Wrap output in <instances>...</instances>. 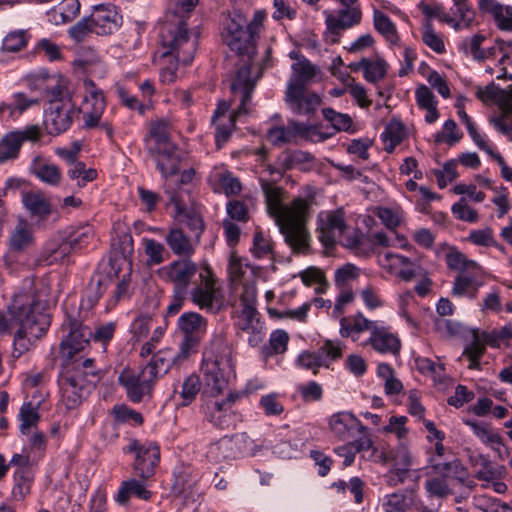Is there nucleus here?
Here are the masks:
<instances>
[{"label":"nucleus","instance_id":"obj_49","mask_svg":"<svg viewBox=\"0 0 512 512\" xmlns=\"http://www.w3.org/2000/svg\"><path fill=\"white\" fill-rule=\"evenodd\" d=\"M72 251L71 245L67 241L48 242L43 252V260L47 265L62 263Z\"/></svg>","mask_w":512,"mask_h":512},{"label":"nucleus","instance_id":"obj_19","mask_svg":"<svg viewBox=\"0 0 512 512\" xmlns=\"http://www.w3.org/2000/svg\"><path fill=\"white\" fill-rule=\"evenodd\" d=\"M369 333V338L363 345L371 346L374 351L380 354L396 355L399 353L401 341L389 325L374 321Z\"/></svg>","mask_w":512,"mask_h":512},{"label":"nucleus","instance_id":"obj_33","mask_svg":"<svg viewBox=\"0 0 512 512\" xmlns=\"http://www.w3.org/2000/svg\"><path fill=\"white\" fill-rule=\"evenodd\" d=\"M292 74L286 91L305 89L306 85L315 77L317 69L309 60L302 58L291 66Z\"/></svg>","mask_w":512,"mask_h":512},{"label":"nucleus","instance_id":"obj_40","mask_svg":"<svg viewBox=\"0 0 512 512\" xmlns=\"http://www.w3.org/2000/svg\"><path fill=\"white\" fill-rule=\"evenodd\" d=\"M373 26L390 46L399 45L400 37L397 28L392 20L384 12L380 10H374Z\"/></svg>","mask_w":512,"mask_h":512},{"label":"nucleus","instance_id":"obj_38","mask_svg":"<svg viewBox=\"0 0 512 512\" xmlns=\"http://www.w3.org/2000/svg\"><path fill=\"white\" fill-rule=\"evenodd\" d=\"M131 496H136L141 500H149L151 492L146 489L142 481L129 479L121 483L115 500L120 505H126Z\"/></svg>","mask_w":512,"mask_h":512},{"label":"nucleus","instance_id":"obj_56","mask_svg":"<svg viewBox=\"0 0 512 512\" xmlns=\"http://www.w3.org/2000/svg\"><path fill=\"white\" fill-rule=\"evenodd\" d=\"M32 481L33 477L29 469L15 470L12 488L13 498L17 501L23 500L30 493Z\"/></svg>","mask_w":512,"mask_h":512},{"label":"nucleus","instance_id":"obj_39","mask_svg":"<svg viewBox=\"0 0 512 512\" xmlns=\"http://www.w3.org/2000/svg\"><path fill=\"white\" fill-rule=\"evenodd\" d=\"M22 204L32 217L46 218L51 213V204L40 192H24Z\"/></svg>","mask_w":512,"mask_h":512},{"label":"nucleus","instance_id":"obj_34","mask_svg":"<svg viewBox=\"0 0 512 512\" xmlns=\"http://www.w3.org/2000/svg\"><path fill=\"white\" fill-rule=\"evenodd\" d=\"M209 181L215 191L221 190L227 196L237 195L242 189L240 180L224 167H215L209 176Z\"/></svg>","mask_w":512,"mask_h":512},{"label":"nucleus","instance_id":"obj_36","mask_svg":"<svg viewBox=\"0 0 512 512\" xmlns=\"http://www.w3.org/2000/svg\"><path fill=\"white\" fill-rule=\"evenodd\" d=\"M373 323L374 320H369L362 313H357L354 316L341 318L339 332L342 337H349L355 342L362 332L370 331Z\"/></svg>","mask_w":512,"mask_h":512},{"label":"nucleus","instance_id":"obj_11","mask_svg":"<svg viewBox=\"0 0 512 512\" xmlns=\"http://www.w3.org/2000/svg\"><path fill=\"white\" fill-rule=\"evenodd\" d=\"M316 223L318 239L326 248L333 247L337 242L343 244L351 231L345 222L342 209L321 211L317 215Z\"/></svg>","mask_w":512,"mask_h":512},{"label":"nucleus","instance_id":"obj_58","mask_svg":"<svg viewBox=\"0 0 512 512\" xmlns=\"http://www.w3.org/2000/svg\"><path fill=\"white\" fill-rule=\"evenodd\" d=\"M344 348V344L338 340H325L317 350L320 360L323 361V367L328 368L332 362L340 359Z\"/></svg>","mask_w":512,"mask_h":512},{"label":"nucleus","instance_id":"obj_24","mask_svg":"<svg viewBox=\"0 0 512 512\" xmlns=\"http://www.w3.org/2000/svg\"><path fill=\"white\" fill-rule=\"evenodd\" d=\"M198 267L189 258L178 259L163 268L166 279L173 284V289L188 292V287L197 273Z\"/></svg>","mask_w":512,"mask_h":512},{"label":"nucleus","instance_id":"obj_32","mask_svg":"<svg viewBox=\"0 0 512 512\" xmlns=\"http://www.w3.org/2000/svg\"><path fill=\"white\" fill-rule=\"evenodd\" d=\"M43 80L44 78H39ZM48 83L46 84L45 93L49 99V103L51 102H73V89L71 87V82L61 76V75H52L51 78H46Z\"/></svg>","mask_w":512,"mask_h":512},{"label":"nucleus","instance_id":"obj_53","mask_svg":"<svg viewBox=\"0 0 512 512\" xmlns=\"http://www.w3.org/2000/svg\"><path fill=\"white\" fill-rule=\"evenodd\" d=\"M466 273H460L456 276L452 288V294L457 297L468 296L475 298L479 287L476 278Z\"/></svg>","mask_w":512,"mask_h":512},{"label":"nucleus","instance_id":"obj_29","mask_svg":"<svg viewBox=\"0 0 512 512\" xmlns=\"http://www.w3.org/2000/svg\"><path fill=\"white\" fill-rule=\"evenodd\" d=\"M452 463L438 464L434 469L439 475L431 476L425 480L424 487L429 497L446 498L453 494L450 485V476L448 471L451 469Z\"/></svg>","mask_w":512,"mask_h":512},{"label":"nucleus","instance_id":"obj_8","mask_svg":"<svg viewBox=\"0 0 512 512\" xmlns=\"http://www.w3.org/2000/svg\"><path fill=\"white\" fill-rule=\"evenodd\" d=\"M248 74H250L249 67L241 69L236 74V77L231 84L232 91L234 93L239 92L241 94V103L238 110L233 114H229L227 120H220L217 121V123H213L216 127L215 138L218 146H220L221 143L226 142L229 138L231 131L234 128L236 118L242 114L248 113L247 105L251 101V93L256 84V79L246 77Z\"/></svg>","mask_w":512,"mask_h":512},{"label":"nucleus","instance_id":"obj_46","mask_svg":"<svg viewBox=\"0 0 512 512\" xmlns=\"http://www.w3.org/2000/svg\"><path fill=\"white\" fill-rule=\"evenodd\" d=\"M466 424L471 428L473 433L481 442L496 451H500V448L503 446L502 437L493 431L488 425L477 423L475 421H466Z\"/></svg>","mask_w":512,"mask_h":512},{"label":"nucleus","instance_id":"obj_2","mask_svg":"<svg viewBox=\"0 0 512 512\" xmlns=\"http://www.w3.org/2000/svg\"><path fill=\"white\" fill-rule=\"evenodd\" d=\"M199 32L189 31L187 24L174 15L173 20L160 27V44L163 60L160 77L164 83H172L177 78L178 63L189 64L194 59L198 46Z\"/></svg>","mask_w":512,"mask_h":512},{"label":"nucleus","instance_id":"obj_31","mask_svg":"<svg viewBox=\"0 0 512 512\" xmlns=\"http://www.w3.org/2000/svg\"><path fill=\"white\" fill-rule=\"evenodd\" d=\"M326 13V27L332 31H342L358 25L362 19V11L359 6L344 7L337 15Z\"/></svg>","mask_w":512,"mask_h":512},{"label":"nucleus","instance_id":"obj_48","mask_svg":"<svg viewBox=\"0 0 512 512\" xmlns=\"http://www.w3.org/2000/svg\"><path fill=\"white\" fill-rule=\"evenodd\" d=\"M376 216L381 223L390 231H395L405 221V212L399 207H378Z\"/></svg>","mask_w":512,"mask_h":512},{"label":"nucleus","instance_id":"obj_5","mask_svg":"<svg viewBox=\"0 0 512 512\" xmlns=\"http://www.w3.org/2000/svg\"><path fill=\"white\" fill-rule=\"evenodd\" d=\"M247 19L245 15L234 10L228 14L225 21L223 22V28L221 32L222 40L224 43L234 52H236L244 62L243 66L237 71V73L244 68H250V74L246 77L256 79L260 78L261 73L264 69L269 67L271 48L265 49V57L262 61L255 62L253 57L256 53L255 43L251 39L247 28Z\"/></svg>","mask_w":512,"mask_h":512},{"label":"nucleus","instance_id":"obj_52","mask_svg":"<svg viewBox=\"0 0 512 512\" xmlns=\"http://www.w3.org/2000/svg\"><path fill=\"white\" fill-rule=\"evenodd\" d=\"M80 12V3L78 0H63L54 7L50 15L56 24L72 21Z\"/></svg>","mask_w":512,"mask_h":512},{"label":"nucleus","instance_id":"obj_28","mask_svg":"<svg viewBox=\"0 0 512 512\" xmlns=\"http://www.w3.org/2000/svg\"><path fill=\"white\" fill-rule=\"evenodd\" d=\"M285 102L289 109L297 114L309 115L320 106V97L306 89L286 91Z\"/></svg>","mask_w":512,"mask_h":512},{"label":"nucleus","instance_id":"obj_44","mask_svg":"<svg viewBox=\"0 0 512 512\" xmlns=\"http://www.w3.org/2000/svg\"><path fill=\"white\" fill-rule=\"evenodd\" d=\"M18 418L20 421L19 429L21 434L29 435L36 429L40 421L38 405H34L31 402L23 403L20 407Z\"/></svg>","mask_w":512,"mask_h":512},{"label":"nucleus","instance_id":"obj_43","mask_svg":"<svg viewBox=\"0 0 512 512\" xmlns=\"http://www.w3.org/2000/svg\"><path fill=\"white\" fill-rule=\"evenodd\" d=\"M343 246L352 249L358 256H369L375 247L370 235H363L358 230H351L349 235L343 240Z\"/></svg>","mask_w":512,"mask_h":512},{"label":"nucleus","instance_id":"obj_64","mask_svg":"<svg viewBox=\"0 0 512 512\" xmlns=\"http://www.w3.org/2000/svg\"><path fill=\"white\" fill-rule=\"evenodd\" d=\"M94 236L93 227L91 225H84L70 236L68 243L71 245L72 250H80L88 246L94 239Z\"/></svg>","mask_w":512,"mask_h":512},{"label":"nucleus","instance_id":"obj_35","mask_svg":"<svg viewBox=\"0 0 512 512\" xmlns=\"http://www.w3.org/2000/svg\"><path fill=\"white\" fill-rule=\"evenodd\" d=\"M476 13L472 4L460 7H451L446 14L445 24L455 31L472 28L475 25Z\"/></svg>","mask_w":512,"mask_h":512},{"label":"nucleus","instance_id":"obj_63","mask_svg":"<svg viewBox=\"0 0 512 512\" xmlns=\"http://www.w3.org/2000/svg\"><path fill=\"white\" fill-rule=\"evenodd\" d=\"M485 12L490 13L501 30L512 31V7L502 6L500 3L492 6Z\"/></svg>","mask_w":512,"mask_h":512},{"label":"nucleus","instance_id":"obj_9","mask_svg":"<svg viewBox=\"0 0 512 512\" xmlns=\"http://www.w3.org/2000/svg\"><path fill=\"white\" fill-rule=\"evenodd\" d=\"M259 271V267L251 265L247 259L231 255L228 273L234 290L241 289L240 301L249 302L257 298L256 282Z\"/></svg>","mask_w":512,"mask_h":512},{"label":"nucleus","instance_id":"obj_55","mask_svg":"<svg viewBox=\"0 0 512 512\" xmlns=\"http://www.w3.org/2000/svg\"><path fill=\"white\" fill-rule=\"evenodd\" d=\"M446 264L450 269L460 271L461 273L476 272L480 269L477 262L468 259L458 250H451L447 253Z\"/></svg>","mask_w":512,"mask_h":512},{"label":"nucleus","instance_id":"obj_1","mask_svg":"<svg viewBox=\"0 0 512 512\" xmlns=\"http://www.w3.org/2000/svg\"><path fill=\"white\" fill-rule=\"evenodd\" d=\"M261 188L267 211L275 220L285 242L294 252L306 253L310 240L306 223L310 217L311 202L299 197L293 199L290 204H284L285 191L263 178Z\"/></svg>","mask_w":512,"mask_h":512},{"label":"nucleus","instance_id":"obj_4","mask_svg":"<svg viewBox=\"0 0 512 512\" xmlns=\"http://www.w3.org/2000/svg\"><path fill=\"white\" fill-rule=\"evenodd\" d=\"M234 375L231 346L222 332L216 333L203 353L200 366L204 393L212 397L221 394Z\"/></svg>","mask_w":512,"mask_h":512},{"label":"nucleus","instance_id":"obj_26","mask_svg":"<svg viewBox=\"0 0 512 512\" xmlns=\"http://www.w3.org/2000/svg\"><path fill=\"white\" fill-rule=\"evenodd\" d=\"M329 427L333 435L341 441L349 440L357 434L366 431V427L348 411H341L331 415Z\"/></svg>","mask_w":512,"mask_h":512},{"label":"nucleus","instance_id":"obj_10","mask_svg":"<svg viewBox=\"0 0 512 512\" xmlns=\"http://www.w3.org/2000/svg\"><path fill=\"white\" fill-rule=\"evenodd\" d=\"M62 330L66 333L61 341L60 355L65 364H72L78 354L88 345L92 331L79 320L69 318L62 324Z\"/></svg>","mask_w":512,"mask_h":512},{"label":"nucleus","instance_id":"obj_13","mask_svg":"<svg viewBox=\"0 0 512 512\" xmlns=\"http://www.w3.org/2000/svg\"><path fill=\"white\" fill-rule=\"evenodd\" d=\"M501 44L500 41L492 42L482 33H475L461 38L456 47L463 57L476 63H484L496 57L498 46Z\"/></svg>","mask_w":512,"mask_h":512},{"label":"nucleus","instance_id":"obj_42","mask_svg":"<svg viewBox=\"0 0 512 512\" xmlns=\"http://www.w3.org/2000/svg\"><path fill=\"white\" fill-rule=\"evenodd\" d=\"M174 364H179L175 352L171 349H165L154 354L144 367L151 368L153 376L158 379L167 373Z\"/></svg>","mask_w":512,"mask_h":512},{"label":"nucleus","instance_id":"obj_18","mask_svg":"<svg viewBox=\"0 0 512 512\" xmlns=\"http://www.w3.org/2000/svg\"><path fill=\"white\" fill-rule=\"evenodd\" d=\"M40 136L41 129L38 125H30L23 130L6 133L0 139V164L16 159L25 141H36Z\"/></svg>","mask_w":512,"mask_h":512},{"label":"nucleus","instance_id":"obj_59","mask_svg":"<svg viewBox=\"0 0 512 512\" xmlns=\"http://www.w3.org/2000/svg\"><path fill=\"white\" fill-rule=\"evenodd\" d=\"M388 67V63L380 56L374 59L367 58L364 79L370 83H376L386 76Z\"/></svg>","mask_w":512,"mask_h":512},{"label":"nucleus","instance_id":"obj_50","mask_svg":"<svg viewBox=\"0 0 512 512\" xmlns=\"http://www.w3.org/2000/svg\"><path fill=\"white\" fill-rule=\"evenodd\" d=\"M289 335L284 330H275L270 334L269 343L261 348L262 357L267 360L274 354H282L287 350Z\"/></svg>","mask_w":512,"mask_h":512},{"label":"nucleus","instance_id":"obj_23","mask_svg":"<svg viewBox=\"0 0 512 512\" xmlns=\"http://www.w3.org/2000/svg\"><path fill=\"white\" fill-rule=\"evenodd\" d=\"M235 398L229 394L224 399L207 398L203 404L205 419L213 426L226 429L232 424V404Z\"/></svg>","mask_w":512,"mask_h":512},{"label":"nucleus","instance_id":"obj_25","mask_svg":"<svg viewBox=\"0 0 512 512\" xmlns=\"http://www.w3.org/2000/svg\"><path fill=\"white\" fill-rule=\"evenodd\" d=\"M150 154L156 163L157 169L166 179L165 185L169 183L177 190H181L178 184H173L168 178L178 173L183 158L182 152L175 145H166L161 150H151Z\"/></svg>","mask_w":512,"mask_h":512},{"label":"nucleus","instance_id":"obj_37","mask_svg":"<svg viewBox=\"0 0 512 512\" xmlns=\"http://www.w3.org/2000/svg\"><path fill=\"white\" fill-rule=\"evenodd\" d=\"M383 148L386 152L392 153L407 137V130L404 124L398 119L389 121L381 133Z\"/></svg>","mask_w":512,"mask_h":512},{"label":"nucleus","instance_id":"obj_16","mask_svg":"<svg viewBox=\"0 0 512 512\" xmlns=\"http://www.w3.org/2000/svg\"><path fill=\"white\" fill-rule=\"evenodd\" d=\"M126 451L136 454L134 470L140 478L146 480L154 475L155 467L160 459V451L156 443H141L138 440H132Z\"/></svg>","mask_w":512,"mask_h":512},{"label":"nucleus","instance_id":"obj_47","mask_svg":"<svg viewBox=\"0 0 512 512\" xmlns=\"http://www.w3.org/2000/svg\"><path fill=\"white\" fill-rule=\"evenodd\" d=\"M177 325L184 335L195 336V333L206 330L207 321L200 314L189 312L179 317Z\"/></svg>","mask_w":512,"mask_h":512},{"label":"nucleus","instance_id":"obj_41","mask_svg":"<svg viewBox=\"0 0 512 512\" xmlns=\"http://www.w3.org/2000/svg\"><path fill=\"white\" fill-rule=\"evenodd\" d=\"M202 380L199 375L191 374L181 384L180 391L174 390L173 398L179 405L188 406L197 397L201 389Z\"/></svg>","mask_w":512,"mask_h":512},{"label":"nucleus","instance_id":"obj_62","mask_svg":"<svg viewBox=\"0 0 512 512\" xmlns=\"http://www.w3.org/2000/svg\"><path fill=\"white\" fill-rule=\"evenodd\" d=\"M421 38L423 43L435 53L443 54L446 51L442 36L434 30L429 21L422 28Z\"/></svg>","mask_w":512,"mask_h":512},{"label":"nucleus","instance_id":"obj_57","mask_svg":"<svg viewBox=\"0 0 512 512\" xmlns=\"http://www.w3.org/2000/svg\"><path fill=\"white\" fill-rule=\"evenodd\" d=\"M67 175L71 180L76 181V186L78 188H83L87 183L94 181L97 178L98 173L96 169L87 168L85 163L79 162L68 167Z\"/></svg>","mask_w":512,"mask_h":512},{"label":"nucleus","instance_id":"obj_17","mask_svg":"<svg viewBox=\"0 0 512 512\" xmlns=\"http://www.w3.org/2000/svg\"><path fill=\"white\" fill-rule=\"evenodd\" d=\"M76 114L74 102H51L45 109L43 124L50 135L65 132L72 124Z\"/></svg>","mask_w":512,"mask_h":512},{"label":"nucleus","instance_id":"obj_27","mask_svg":"<svg viewBox=\"0 0 512 512\" xmlns=\"http://www.w3.org/2000/svg\"><path fill=\"white\" fill-rule=\"evenodd\" d=\"M93 33L97 35L112 34L121 24L122 17L114 7L99 5L96 6L89 16Z\"/></svg>","mask_w":512,"mask_h":512},{"label":"nucleus","instance_id":"obj_51","mask_svg":"<svg viewBox=\"0 0 512 512\" xmlns=\"http://www.w3.org/2000/svg\"><path fill=\"white\" fill-rule=\"evenodd\" d=\"M482 466L477 470L475 478L484 482L483 487H489L490 483L497 479H503L506 469L501 465H494L485 457H481Z\"/></svg>","mask_w":512,"mask_h":512},{"label":"nucleus","instance_id":"obj_54","mask_svg":"<svg viewBox=\"0 0 512 512\" xmlns=\"http://www.w3.org/2000/svg\"><path fill=\"white\" fill-rule=\"evenodd\" d=\"M32 170L40 181L51 186L59 185L62 178L61 170L55 164L41 162L34 163Z\"/></svg>","mask_w":512,"mask_h":512},{"label":"nucleus","instance_id":"obj_3","mask_svg":"<svg viewBox=\"0 0 512 512\" xmlns=\"http://www.w3.org/2000/svg\"><path fill=\"white\" fill-rule=\"evenodd\" d=\"M9 311L12 318L20 325L13 343V355L20 357L46 333L50 319L44 312L43 304L28 294L15 296Z\"/></svg>","mask_w":512,"mask_h":512},{"label":"nucleus","instance_id":"obj_20","mask_svg":"<svg viewBox=\"0 0 512 512\" xmlns=\"http://www.w3.org/2000/svg\"><path fill=\"white\" fill-rule=\"evenodd\" d=\"M85 95L80 107L83 114L84 125L88 128L95 127L105 109V101L100 91L91 80L84 81Z\"/></svg>","mask_w":512,"mask_h":512},{"label":"nucleus","instance_id":"obj_30","mask_svg":"<svg viewBox=\"0 0 512 512\" xmlns=\"http://www.w3.org/2000/svg\"><path fill=\"white\" fill-rule=\"evenodd\" d=\"M166 243L171 251L178 256L189 258L194 254L199 241L192 239L184 233L180 227H171L165 237Z\"/></svg>","mask_w":512,"mask_h":512},{"label":"nucleus","instance_id":"obj_14","mask_svg":"<svg viewBox=\"0 0 512 512\" xmlns=\"http://www.w3.org/2000/svg\"><path fill=\"white\" fill-rule=\"evenodd\" d=\"M164 192L168 196V205L175 209L174 218L178 224L186 225L193 233L194 238L199 241L203 232L204 224L201 216L192 209H188L184 200V190H177L167 183L164 185Z\"/></svg>","mask_w":512,"mask_h":512},{"label":"nucleus","instance_id":"obj_21","mask_svg":"<svg viewBox=\"0 0 512 512\" xmlns=\"http://www.w3.org/2000/svg\"><path fill=\"white\" fill-rule=\"evenodd\" d=\"M378 457L382 464L391 466V472L395 473L401 482L414 464V457L407 441L399 442L395 448L382 450Z\"/></svg>","mask_w":512,"mask_h":512},{"label":"nucleus","instance_id":"obj_45","mask_svg":"<svg viewBox=\"0 0 512 512\" xmlns=\"http://www.w3.org/2000/svg\"><path fill=\"white\" fill-rule=\"evenodd\" d=\"M249 442V438L246 434H236L231 438L224 437L219 442L213 444L209 449L210 457L214 458L216 461L220 460L219 452L232 450L234 446H241L242 444H247ZM236 453H224L221 458H229L234 457Z\"/></svg>","mask_w":512,"mask_h":512},{"label":"nucleus","instance_id":"obj_7","mask_svg":"<svg viewBox=\"0 0 512 512\" xmlns=\"http://www.w3.org/2000/svg\"><path fill=\"white\" fill-rule=\"evenodd\" d=\"M188 296L199 309L212 314L218 313L224 304L218 279L208 266L200 269L193 288L188 290Z\"/></svg>","mask_w":512,"mask_h":512},{"label":"nucleus","instance_id":"obj_6","mask_svg":"<svg viewBox=\"0 0 512 512\" xmlns=\"http://www.w3.org/2000/svg\"><path fill=\"white\" fill-rule=\"evenodd\" d=\"M99 380V371L92 358L80 357L72 364H64L60 379L62 401L67 409L78 406L91 385Z\"/></svg>","mask_w":512,"mask_h":512},{"label":"nucleus","instance_id":"obj_15","mask_svg":"<svg viewBox=\"0 0 512 512\" xmlns=\"http://www.w3.org/2000/svg\"><path fill=\"white\" fill-rule=\"evenodd\" d=\"M256 303L257 298L249 302L240 301L242 309L236 322L238 330L247 336V341L252 347L258 346L265 336L264 324L260 320Z\"/></svg>","mask_w":512,"mask_h":512},{"label":"nucleus","instance_id":"obj_22","mask_svg":"<svg viewBox=\"0 0 512 512\" xmlns=\"http://www.w3.org/2000/svg\"><path fill=\"white\" fill-rule=\"evenodd\" d=\"M35 244L34 227L26 218L19 216L8 232V250L13 254L29 251Z\"/></svg>","mask_w":512,"mask_h":512},{"label":"nucleus","instance_id":"obj_12","mask_svg":"<svg viewBox=\"0 0 512 512\" xmlns=\"http://www.w3.org/2000/svg\"><path fill=\"white\" fill-rule=\"evenodd\" d=\"M119 383L124 387L127 397L134 403L141 402L151 396L157 379L151 368L142 367L140 370L125 368L119 374Z\"/></svg>","mask_w":512,"mask_h":512},{"label":"nucleus","instance_id":"obj_61","mask_svg":"<svg viewBox=\"0 0 512 512\" xmlns=\"http://www.w3.org/2000/svg\"><path fill=\"white\" fill-rule=\"evenodd\" d=\"M297 122H289L286 127H272L267 133V139L274 145L291 142L296 136L297 132L295 126Z\"/></svg>","mask_w":512,"mask_h":512},{"label":"nucleus","instance_id":"obj_60","mask_svg":"<svg viewBox=\"0 0 512 512\" xmlns=\"http://www.w3.org/2000/svg\"><path fill=\"white\" fill-rule=\"evenodd\" d=\"M170 129V123L168 120L161 119L151 123L150 135L155 142L154 147L149 148L151 150H161L166 145H174L168 139V133Z\"/></svg>","mask_w":512,"mask_h":512}]
</instances>
